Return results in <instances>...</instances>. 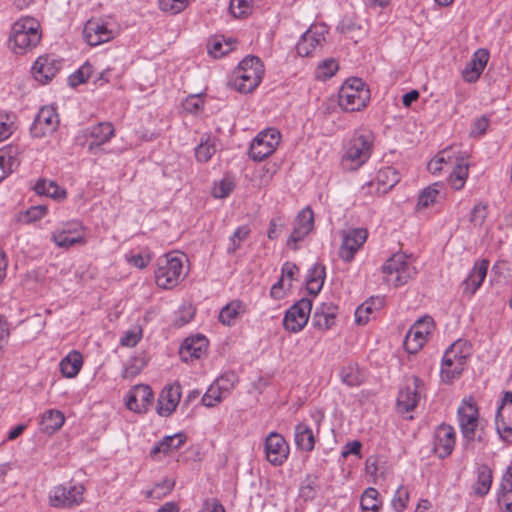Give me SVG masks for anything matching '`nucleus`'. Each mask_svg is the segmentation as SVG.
Listing matches in <instances>:
<instances>
[{"instance_id":"c9c22d12","label":"nucleus","mask_w":512,"mask_h":512,"mask_svg":"<svg viewBox=\"0 0 512 512\" xmlns=\"http://www.w3.org/2000/svg\"><path fill=\"white\" fill-rule=\"evenodd\" d=\"M470 355L471 346L467 343V341L459 339L447 348L442 360H446L448 365L451 364V360L467 363Z\"/></svg>"},{"instance_id":"a18cd8bd","label":"nucleus","mask_w":512,"mask_h":512,"mask_svg":"<svg viewBox=\"0 0 512 512\" xmlns=\"http://www.w3.org/2000/svg\"><path fill=\"white\" fill-rule=\"evenodd\" d=\"M341 381L349 387H356L363 383L364 376L356 364H348L339 372Z\"/></svg>"},{"instance_id":"cd10ccee","label":"nucleus","mask_w":512,"mask_h":512,"mask_svg":"<svg viewBox=\"0 0 512 512\" xmlns=\"http://www.w3.org/2000/svg\"><path fill=\"white\" fill-rule=\"evenodd\" d=\"M488 60L489 52L486 49H478L462 71L463 80L467 83L476 82L484 71Z\"/></svg>"},{"instance_id":"8fccbe9b","label":"nucleus","mask_w":512,"mask_h":512,"mask_svg":"<svg viewBox=\"0 0 512 512\" xmlns=\"http://www.w3.org/2000/svg\"><path fill=\"white\" fill-rule=\"evenodd\" d=\"M441 187L440 184L434 183L425 188L418 197L417 208H427L437 201Z\"/></svg>"},{"instance_id":"9b49d317","label":"nucleus","mask_w":512,"mask_h":512,"mask_svg":"<svg viewBox=\"0 0 512 512\" xmlns=\"http://www.w3.org/2000/svg\"><path fill=\"white\" fill-rule=\"evenodd\" d=\"M51 240L60 248L85 244V229L79 221H69L52 232Z\"/></svg>"},{"instance_id":"a878e982","label":"nucleus","mask_w":512,"mask_h":512,"mask_svg":"<svg viewBox=\"0 0 512 512\" xmlns=\"http://www.w3.org/2000/svg\"><path fill=\"white\" fill-rule=\"evenodd\" d=\"M114 133V127L110 122H100L82 131L85 138L91 139L88 145L89 151L109 142Z\"/></svg>"},{"instance_id":"423d86ee","label":"nucleus","mask_w":512,"mask_h":512,"mask_svg":"<svg viewBox=\"0 0 512 512\" xmlns=\"http://www.w3.org/2000/svg\"><path fill=\"white\" fill-rule=\"evenodd\" d=\"M183 278V261L180 256L167 253L157 259L155 282L158 287L162 289H172L176 287Z\"/></svg>"},{"instance_id":"aec40b11","label":"nucleus","mask_w":512,"mask_h":512,"mask_svg":"<svg viewBox=\"0 0 512 512\" xmlns=\"http://www.w3.org/2000/svg\"><path fill=\"white\" fill-rule=\"evenodd\" d=\"M83 34L90 46H97L113 39L115 31L110 29L104 21L91 19L86 22Z\"/></svg>"},{"instance_id":"5701e85b","label":"nucleus","mask_w":512,"mask_h":512,"mask_svg":"<svg viewBox=\"0 0 512 512\" xmlns=\"http://www.w3.org/2000/svg\"><path fill=\"white\" fill-rule=\"evenodd\" d=\"M489 267V260L481 259L475 262L468 276L462 281L463 295L472 297L482 285L486 278Z\"/></svg>"},{"instance_id":"20e7f679","label":"nucleus","mask_w":512,"mask_h":512,"mask_svg":"<svg viewBox=\"0 0 512 512\" xmlns=\"http://www.w3.org/2000/svg\"><path fill=\"white\" fill-rule=\"evenodd\" d=\"M264 76V66L256 56L245 57L233 72L232 85L241 93L255 90Z\"/></svg>"},{"instance_id":"f8f14e48","label":"nucleus","mask_w":512,"mask_h":512,"mask_svg":"<svg viewBox=\"0 0 512 512\" xmlns=\"http://www.w3.org/2000/svg\"><path fill=\"white\" fill-rule=\"evenodd\" d=\"M312 309V301L302 298L285 313L283 326L289 332H299L307 324Z\"/></svg>"},{"instance_id":"4c0bfd02","label":"nucleus","mask_w":512,"mask_h":512,"mask_svg":"<svg viewBox=\"0 0 512 512\" xmlns=\"http://www.w3.org/2000/svg\"><path fill=\"white\" fill-rule=\"evenodd\" d=\"M325 267L322 264L315 263L309 270L306 277L307 291L311 295H318L325 281Z\"/></svg>"},{"instance_id":"13d9d810","label":"nucleus","mask_w":512,"mask_h":512,"mask_svg":"<svg viewBox=\"0 0 512 512\" xmlns=\"http://www.w3.org/2000/svg\"><path fill=\"white\" fill-rule=\"evenodd\" d=\"M250 234V228L247 225L238 227L230 237V245L227 248L228 253H234L239 247L241 241L246 239Z\"/></svg>"},{"instance_id":"e2e57ef3","label":"nucleus","mask_w":512,"mask_h":512,"mask_svg":"<svg viewBox=\"0 0 512 512\" xmlns=\"http://www.w3.org/2000/svg\"><path fill=\"white\" fill-rule=\"evenodd\" d=\"M142 338V330L131 329L127 330L120 339V345L125 347H134Z\"/></svg>"},{"instance_id":"1a4fd4ad","label":"nucleus","mask_w":512,"mask_h":512,"mask_svg":"<svg viewBox=\"0 0 512 512\" xmlns=\"http://www.w3.org/2000/svg\"><path fill=\"white\" fill-rule=\"evenodd\" d=\"M280 139V132L274 128L258 133L250 145L249 156L254 161H263L275 152Z\"/></svg>"},{"instance_id":"69168bd1","label":"nucleus","mask_w":512,"mask_h":512,"mask_svg":"<svg viewBox=\"0 0 512 512\" xmlns=\"http://www.w3.org/2000/svg\"><path fill=\"white\" fill-rule=\"evenodd\" d=\"M175 486V482L171 479H164L163 481L155 484L154 488L149 491V496L162 497L167 495Z\"/></svg>"},{"instance_id":"79ce46f5","label":"nucleus","mask_w":512,"mask_h":512,"mask_svg":"<svg viewBox=\"0 0 512 512\" xmlns=\"http://www.w3.org/2000/svg\"><path fill=\"white\" fill-rule=\"evenodd\" d=\"M64 421L65 417L62 412L49 410L43 414L40 427L43 432L53 434L63 426Z\"/></svg>"},{"instance_id":"b1692460","label":"nucleus","mask_w":512,"mask_h":512,"mask_svg":"<svg viewBox=\"0 0 512 512\" xmlns=\"http://www.w3.org/2000/svg\"><path fill=\"white\" fill-rule=\"evenodd\" d=\"M61 66V61L53 55H43L35 61L32 73L37 81L45 84L59 72Z\"/></svg>"},{"instance_id":"6e6d98bb","label":"nucleus","mask_w":512,"mask_h":512,"mask_svg":"<svg viewBox=\"0 0 512 512\" xmlns=\"http://www.w3.org/2000/svg\"><path fill=\"white\" fill-rule=\"evenodd\" d=\"M408 501H409L408 488L405 486H400L396 490L391 504L396 512H402L406 508Z\"/></svg>"},{"instance_id":"f03ea898","label":"nucleus","mask_w":512,"mask_h":512,"mask_svg":"<svg viewBox=\"0 0 512 512\" xmlns=\"http://www.w3.org/2000/svg\"><path fill=\"white\" fill-rule=\"evenodd\" d=\"M39 23L32 17H24L15 22L9 36V45L16 54H22L36 47L40 40Z\"/></svg>"},{"instance_id":"c03bdc74","label":"nucleus","mask_w":512,"mask_h":512,"mask_svg":"<svg viewBox=\"0 0 512 512\" xmlns=\"http://www.w3.org/2000/svg\"><path fill=\"white\" fill-rule=\"evenodd\" d=\"M360 506L363 512H378L382 506L378 491L373 487L365 489L361 496Z\"/></svg>"},{"instance_id":"f704fd0d","label":"nucleus","mask_w":512,"mask_h":512,"mask_svg":"<svg viewBox=\"0 0 512 512\" xmlns=\"http://www.w3.org/2000/svg\"><path fill=\"white\" fill-rule=\"evenodd\" d=\"M497 501L504 512H512V466L503 475Z\"/></svg>"},{"instance_id":"dca6fc26","label":"nucleus","mask_w":512,"mask_h":512,"mask_svg":"<svg viewBox=\"0 0 512 512\" xmlns=\"http://www.w3.org/2000/svg\"><path fill=\"white\" fill-rule=\"evenodd\" d=\"M59 125L56 110L51 106L42 107L37 113L30 131L33 137L42 138L55 132Z\"/></svg>"},{"instance_id":"49530a36","label":"nucleus","mask_w":512,"mask_h":512,"mask_svg":"<svg viewBox=\"0 0 512 512\" xmlns=\"http://www.w3.org/2000/svg\"><path fill=\"white\" fill-rule=\"evenodd\" d=\"M467 363H462L459 361H452L451 364L448 365L446 360H442L441 364V377L442 380L446 383L452 382L454 379L460 377L462 372L464 371Z\"/></svg>"},{"instance_id":"72a5a7b5","label":"nucleus","mask_w":512,"mask_h":512,"mask_svg":"<svg viewBox=\"0 0 512 512\" xmlns=\"http://www.w3.org/2000/svg\"><path fill=\"white\" fill-rule=\"evenodd\" d=\"M477 479L472 484V493L476 496L483 497L490 491L493 474L492 470L485 464L477 466L476 469Z\"/></svg>"},{"instance_id":"2f4dec72","label":"nucleus","mask_w":512,"mask_h":512,"mask_svg":"<svg viewBox=\"0 0 512 512\" xmlns=\"http://www.w3.org/2000/svg\"><path fill=\"white\" fill-rule=\"evenodd\" d=\"M184 433H176L174 435L165 436L150 450V456L156 458L160 453L168 455L179 449L186 442Z\"/></svg>"},{"instance_id":"58836bf2","label":"nucleus","mask_w":512,"mask_h":512,"mask_svg":"<svg viewBox=\"0 0 512 512\" xmlns=\"http://www.w3.org/2000/svg\"><path fill=\"white\" fill-rule=\"evenodd\" d=\"M399 180L400 175L395 168L391 166L383 167L376 174L375 181L378 185L377 190L386 193L393 188Z\"/></svg>"},{"instance_id":"f3484780","label":"nucleus","mask_w":512,"mask_h":512,"mask_svg":"<svg viewBox=\"0 0 512 512\" xmlns=\"http://www.w3.org/2000/svg\"><path fill=\"white\" fill-rule=\"evenodd\" d=\"M264 450L267 461L274 466L282 465L289 455V446L285 438L276 432L267 435Z\"/></svg>"},{"instance_id":"2eb2a0df","label":"nucleus","mask_w":512,"mask_h":512,"mask_svg":"<svg viewBox=\"0 0 512 512\" xmlns=\"http://www.w3.org/2000/svg\"><path fill=\"white\" fill-rule=\"evenodd\" d=\"M496 429L500 438L512 443V392L505 391L496 414Z\"/></svg>"},{"instance_id":"a19ab883","label":"nucleus","mask_w":512,"mask_h":512,"mask_svg":"<svg viewBox=\"0 0 512 512\" xmlns=\"http://www.w3.org/2000/svg\"><path fill=\"white\" fill-rule=\"evenodd\" d=\"M246 312L245 304L240 300H233L226 304L219 313V321L224 325H232L235 320Z\"/></svg>"},{"instance_id":"f257e3e1","label":"nucleus","mask_w":512,"mask_h":512,"mask_svg":"<svg viewBox=\"0 0 512 512\" xmlns=\"http://www.w3.org/2000/svg\"><path fill=\"white\" fill-rule=\"evenodd\" d=\"M374 135L368 129L357 130L347 142L341 165L347 171H355L365 164L372 154Z\"/></svg>"},{"instance_id":"ea45409f","label":"nucleus","mask_w":512,"mask_h":512,"mask_svg":"<svg viewBox=\"0 0 512 512\" xmlns=\"http://www.w3.org/2000/svg\"><path fill=\"white\" fill-rule=\"evenodd\" d=\"M83 365V358L80 352L71 351L60 361V371L67 378H74Z\"/></svg>"},{"instance_id":"864d4df0","label":"nucleus","mask_w":512,"mask_h":512,"mask_svg":"<svg viewBox=\"0 0 512 512\" xmlns=\"http://www.w3.org/2000/svg\"><path fill=\"white\" fill-rule=\"evenodd\" d=\"M233 49L231 42L223 43L220 39H213L208 44V52L214 58H220L226 54H228Z\"/></svg>"},{"instance_id":"4468645a","label":"nucleus","mask_w":512,"mask_h":512,"mask_svg":"<svg viewBox=\"0 0 512 512\" xmlns=\"http://www.w3.org/2000/svg\"><path fill=\"white\" fill-rule=\"evenodd\" d=\"M423 387L424 383L418 377L407 381L397 397V409L400 413H407L416 408L421 399Z\"/></svg>"},{"instance_id":"680f3d73","label":"nucleus","mask_w":512,"mask_h":512,"mask_svg":"<svg viewBox=\"0 0 512 512\" xmlns=\"http://www.w3.org/2000/svg\"><path fill=\"white\" fill-rule=\"evenodd\" d=\"M437 156L439 157V161L444 163L447 168L453 166V162L457 158H465L463 155H460V151H456L454 146H450L448 148L440 151Z\"/></svg>"},{"instance_id":"c85d7f7f","label":"nucleus","mask_w":512,"mask_h":512,"mask_svg":"<svg viewBox=\"0 0 512 512\" xmlns=\"http://www.w3.org/2000/svg\"><path fill=\"white\" fill-rule=\"evenodd\" d=\"M338 314V306L332 302L322 303L314 311L312 324L314 327L326 331L335 325Z\"/></svg>"},{"instance_id":"bb28decb","label":"nucleus","mask_w":512,"mask_h":512,"mask_svg":"<svg viewBox=\"0 0 512 512\" xmlns=\"http://www.w3.org/2000/svg\"><path fill=\"white\" fill-rule=\"evenodd\" d=\"M181 399V386L174 383L165 386L158 399L157 411L160 416L167 417L177 408Z\"/></svg>"},{"instance_id":"e433bc0d","label":"nucleus","mask_w":512,"mask_h":512,"mask_svg":"<svg viewBox=\"0 0 512 512\" xmlns=\"http://www.w3.org/2000/svg\"><path fill=\"white\" fill-rule=\"evenodd\" d=\"M468 167L469 165L466 158H457L453 162V166L448 168L451 169L449 172V181L455 190H460L464 187L468 177Z\"/></svg>"},{"instance_id":"4d7b16f0","label":"nucleus","mask_w":512,"mask_h":512,"mask_svg":"<svg viewBox=\"0 0 512 512\" xmlns=\"http://www.w3.org/2000/svg\"><path fill=\"white\" fill-rule=\"evenodd\" d=\"M15 116L7 113H0V142L7 139L14 130Z\"/></svg>"},{"instance_id":"39448f33","label":"nucleus","mask_w":512,"mask_h":512,"mask_svg":"<svg viewBox=\"0 0 512 512\" xmlns=\"http://www.w3.org/2000/svg\"><path fill=\"white\" fill-rule=\"evenodd\" d=\"M458 421L465 441L464 448L466 450H473L475 448V440L479 442L485 441V435L482 428L479 429L477 434V428L479 426V411L474 402L466 400L462 401L458 408Z\"/></svg>"},{"instance_id":"412c9836","label":"nucleus","mask_w":512,"mask_h":512,"mask_svg":"<svg viewBox=\"0 0 512 512\" xmlns=\"http://www.w3.org/2000/svg\"><path fill=\"white\" fill-rule=\"evenodd\" d=\"M153 402V391L145 384L135 385L128 393L126 407L136 413H144Z\"/></svg>"},{"instance_id":"7ed1b4c3","label":"nucleus","mask_w":512,"mask_h":512,"mask_svg":"<svg viewBox=\"0 0 512 512\" xmlns=\"http://www.w3.org/2000/svg\"><path fill=\"white\" fill-rule=\"evenodd\" d=\"M381 271L384 282L395 288L407 284L417 274L411 256L400 252L387 259L382 265Z\"/></svg>"},{"instance_id":"3c124183","label":"nucleus","mask_w":512,"mask_h":512,"mask_svg":"<svg viewBox=\"0 0 512 512\" xmlns=\"http://www.w3.org/2000/svg\"><path fill=\"white\" fill-rule=\"evenodd\" d=\"M338 68V63L334 59H326L317 66L316 77L321 80L329 79L334 76Z\"/></svg>"},{"instance_id":"bf43d9fd","label":"nucleus","mask_w":512,"mask_h":512,"mask_svg":"<svg viewBox=\"0 0 512 512\" xmlns=\"http://www.w3.org/2000/svg\"><path fill=\"white\" fill-rule=\"evenodd\" d=\"M318 488V478L316 476H308L304 484L301 486L300 494L304 499H314Z\"/></svg>"},{"instance_id":"7c9ffc66","label":"nucleus","mask_w":512,"mask_h":512,"mask_svg":"<svg viewBox=\"0 0 512 512\" xmlns=\"http://www.w3.org/2000/svg\"><path fill=\"white\" fill-rule=\"evenodd\" d=\"M19 148L7 146L0 150V182L20 165Z\"/></svg>"},{"instance_id":"4be33fe9","label":"nucleus","mask_w":512,"mask_h":512,"mask_svg":"<svg viewBox=\"0 0 512 512\" xmlns=\"http://www.w3.org/2000/svg\"><path fill=\"white\" fill-rule=\"evenodd\" d=\"M456 442V434L451 425L441 424L434 433V451L439 458L451 455Z\"/></svg>"},{"instance_id":"0e129e2a","label":"nucleus","mask_w":512,"mask_h":512,"mask_svg":"<svg viewBox=\"0 0 512 512\" xmlns=\"http://www.w3.org/2000/svg\"><path fill=\"white\" fill-rule=\"evenodd\" d=\"M373 313L372 303L369 301L361 304L355 311V321L359 325H365L369 321L370 314Z\"/></svg>"},{"instance_id":"603ef678","label":"nucleus","mask_w":512,"mask_h":512,"mask_svg":"<svg viewBox=\"0 0 512 512\" xmlns=\"http://www.w3.org/2000/svg\"><path fill=\"white\" fill-rule=\"evenodd\" d=\"M159 8L171 15L182 12L188 5V0H158Z\"/></svg>"},{"instance_id":"37998d69","label":"nucleus","mask_w":512,"mask_h":512,"mask_svg":"<svg viewBox=\"0 0 512 512\" xmlns=\"http://www.w3.org/2000/svg\"><path fill=\"white\" fill-rule=\"evenodd\" d=\"M34 190L39 195H45L55 200L66 198V191L54 181L39 179L34 186Z\"/></svg>"},{"instance_id":"774afa93","label":"nucleus","mask_w":512,"mask_h":512,"mask_svg":"<svg viewBox=\"0 0 512 512\" xmlns=\"http://www.w3.org/2000/svg\"><path fill=\"white\" fill-rule=\"evenodd\" d=\"M199 512H225V508L217 498H209L203 502Z\"/></svg>"},{"instance_id":"6e6552de","label":"nucleus","mask_w":512,"mask_h":512,"mask_svg":"<svg viewBox=\"0 0 512 512\" xmlns=\"http://www.w3.org/2000/svg\"><path fill=\"white\" fill-rule=\"evenodd\" d=\"M85 487L72 481L54 486L48 494V503L57 509L79 506L84 500Z\"/></svg>"},{"instance_id":"6ab92c4d","label":"nucleus","mask_w":512,"mask_h":512,"mask_svg":"<svg viewBox=\"0 0 512 512\" xmlns=\"http://www.w3.org/2000/svg\"><path fill=\"white\" fill-rule=\"evenodd\" d=\"M367 235L366 229L363 228L352 229L345 233L339 249V257L345 262L352 261L356 252L365 243Z\"/></svg>"},{"instance_id":"5fc2aeb1","label":"nucleus","mask_w":512,"mask_h":512,"mask_svg":"<svg viewBox=\"0 0 512 512\" xmlns=\"http://www.w3.org/2000/svg\"><path fill=\"white\" fill-rule=\"evenodd\" d=\"M488 215V207L486 204H476L470 213V222L474 227H481L486 221Z\"/></svg>"},{"instance_id":"393cba45","label":"nucleus","mask_w":512,"mask_h":512,"mask_svg":"<svg viewBox=\"0 0 512 512\" xmlns=\"http://www.w3.org/2000/svg\"><path fill=\"white\" fill-rule=\"evenodd\" d=\"M236 375L225 374L217 379L216 383L211 385L202 397V403L206 407H214L223 399L224 393H227L234 385Z\"/></svg>"},{"instance_id":"052dcab7","label":"nucleus","mask_w":512,"mask_h":512,"mask_svg":"<svg viewBox=\"0 0 512 512\" xmlns=\"http://www.w3.org/2000/svg\"><path fill=\"white\" fill-rule=\"evenodd\" d=\"M234 188V183L230 179H222L219 183L215 184L212 189V195L215 198H226Z\"/></svg>"},{"instance_id":"c756f323","label":"nucleus","mask_w":512,"mask_h":512,"mask_svg":"<svg viewBox=\"0 0 512 512\" xmlns=\"http://www.w3.org/2000/svg\"><path fill=\"white\" fill-rule=\"evenodd\" d=\"M207 344V339L201 335L186 338L179 350L181 360L189 362L199 359L206 352Z\"/></svg>"},{"instance_id":"473e14b6","label":"nucleus","mask_w":512,"mask_h":512,"mask_svg":"<svg viewBox=\"0 0 512 512\" xmlns=\"http://www.w3.org/2000/svg\"><path fill=\"white\" fill-rule=\"evenodd\" d=\"M294 441L299 450L311 452L315 447L316 436L311 427L306 423L301 422L295 426Z\"/></svg>"},{"instance_id":"9d476101","label":"nucleus","mask_w":512,"mask_h":512,"mask_svg":"<svg viewBox=\"0 0 512 512\" xmlns=\"http://www.w3.org/2000/svg\"><path fill=\"white\" fill-rule=\"evenodd\" d=\"M434 329V320L431 316L419 318L409 329L404 339V348L410 354L417 353L425 344L428 336Z\"/></svg>"},{"instance_id":"338daca9","label":"nucleus","mask_w":512,"mask_h":512,"mask_svg":"<svg viewBox=\"0 0 512 512\" xmlns=\"http://www.w3.org/2000/svg\"><path fill=\"white\" fill-rule=\"evenodd\" d=\"M285 226V219L282 216L274 217L270 220L267 236L270 240H275L279 237L283 227Z\"/></svg>"},{"instance_id":"a211bd4d","label":"nucleus","mask_w":512,"mask_h":512,"mask_svg":"<svg viewBox=\"0 0 512 512\" xmlns=\"http://www.w3.org/2000/svg\"><path fill=\"white\" fill-rule=\"evenodd\" d=\"M314 227V214L310 207L302 209L295 221L294 228L287 240V245L294 250L297 249V243L302 241Z\"/></svg>"},{"instance_id":"de8ad7c7","label":"nucleus","mask_w":512,"mask_h":512,"mask_svg":"<svg viewBox=\"0 0 512 512\" xmlns=\"http://www.w3.org/2000/svg\"><path fill=\"white\" fill-rule=\"evenodd\" d=\"M147 365L145 356L138 355L131 357L125 364L122 371V377L124 379H133L136 377Z\"/></svg>"},{"instance_id":"09e8293b","label":"nucleus","mask_w":512,"mask_h":512,"mask_svg":"<svg viewBox=\"0 0 512 512\" xmlns=\"http://www.w3.org/2000/svg\"><path fill=\"white\" fill-rule=\"evenodd\" d=\"M216 152L215 139L206 137L195 148V156L199 162H208Z\"/></svg>"},{"instance_id":"0eeeda50","label":"nucleus","mask_w":512,"mask_h":512,"mask_svg":"<svg viewBox=\"0 0 512 512\" xmlns=\"http://www.w3.org/2000/svg\"><path fill=\"white\" fill-rule=\"evenodd\" d=\"M369 99V89L360 78L348 79L339 91V105L345 111H360L367 106Z\"/></svg>"},{"instance_id":"ddd939ff","label":"nucleus","mask_w":512,"mask_h":512,"mask_svg":"<svg viewBox=\"0 0 512 512\" xmlns=\"http://www.w3.org/2000/svg\"><path fill=\"white\" fill-rule=\"evenodd\" d=\"M328 30L325 25H312L303 33L296 44V50L299 56H311L320 50L325 42V35Z\"/></svg>"}]
</instances>
